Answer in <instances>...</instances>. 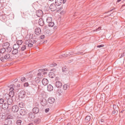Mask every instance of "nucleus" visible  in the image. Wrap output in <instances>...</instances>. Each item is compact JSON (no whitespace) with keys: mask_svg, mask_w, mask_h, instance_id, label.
I'll list each match as a JSON object with an SVG mask.
<instances>
[{"mask_svg":"<svg viewBox=\"0 0 125 125\" xmlns=\"http://www.w3.org/2000/svg\"><path fill=\"white\" fill-rule=\"evenodd\" d=\"M10 55L9 54H3V56L0 58V60L3 62H5L10 57Z\"/></svg>","mask_w":125,"mask_h":125,"instance_id":"1","label":"nucleus"},{"mask_svg":"<svg viewBox=\"0 0 125 125\" xmlns=\"http://www.w3.org/2000/svg\"><path fill=\"white\" fill-rule=\"evenodd\" d=\"M75 54L73 52H71L69 53L68 54H66V53L62 55L59 56V57L60 58H62L63 57H68L70 55H73L74 54Z\"/></svg>","mask_w":125,"mask_h":125,"instance_id":"2","label":"nucleus"},{"mask_svg":"<svg viewBox=\"0 0 125 125\" xmlns=\"http://www.w3.org/2000/svg\"><path fill=\"white\" fill-rule=\"evenodd\" d=\"M26 95V93L24 91H21L18 94V96L20 98H24Z\"/></svg>","mask_w":125,"mask_h":125,"instance_id":"3","label":"nucleus"},{"mask_svg":"<svg viewBox=\"0 0 125 125\" xmlns=\"http://www.w3.org/2000/svg\"><path fill=\"white\" fill-rule=\"evenodd\" d=\"M36 13V15L38 17H42L43 15V13L42 11L41 10H39L37 11Z\"/></svg>","mask_w":125,"mask_h":125,"instance_id":"4","label":"nucleus"},{"mask_svg":"<svg viewBox=\"0 0 125 125\" xmlns=\"http://www.w3.org/2000/svg\"><path fill=\"white\" fill-rule=\"evenodd\" d=\"M50 9L52 11H54L56 9V7L54 4H52L49 7Z\"/></svg>","mask_w":125,"mask_h":125,"instance_id":"5","label":"nucleus"},{"mask_svg":"<svg viewBox=\"0 0 125 125\" xmlns=\"http://www.w3.org/2000/svg\"><path fill=\"white\" fill-rule=\"evenodd\" d=\"M19 107L18 106L14 105L12 107V111L14 112H17L19 110Z\"/></svg>","mask_w":125,"mask_h":125,"instance_id":"6","label":"nucleus"},{"mask_svg":"<svg viewBox=\"0 0 125 125\" xmlns=\"http://www.w3.org/2000/svg\"><path fill=\"white\" fill-rule=\"evenodd\" d=\"M55 85L57 88H59L61 87L62 85L61 82L59 81H56L55 83Z\"/></svg>","mask_w":125,"mask_h":125,"instance_id":"7","label":"nucleus"},{"mask_svg":"<svg viewBox=\"0 0 125 125\" xmlns=\"http://www.w3.org/2000/svg\"><path fill=\"white\" fill-rule=\"evenodd\" d=\"M48 101L49 103L52 104L54 103L55 101V99L54 98L52 97H50L48 98Z\"/></svg>","mask_w":125,"mask_h":125,"instance_id":"8","label":"nucleus"},{"mask_svg":"<svg viewBox=\"0 0 125 125\" xmlns=\"http://www.w3.org/2000/svg\"><path fill=\"white\" fill-rule=\"evenodd\" d=\"M42 83L43 85L45 86L48 84L49 81L47 79L44 78L42 81Z\"/></svg>","mask_w":125,"mask_h":125,"instance_id":"9","label":"nucleus"},{"mask_svg":"<svg viewBox=\"0 0 125 125\" xmlns=\"http://www.w3.org/2000/svg\"><path fill=\"white\" fill-rule=\"evenodd\" d=\"M41 30L39 28H37L35 31V33L37 35H39L41 33Z\"/></svg>","mask_w":125,"mask_h":125,"instance_id":"10","label":"nucleus"},{"mask_svg":"<svg viewBox=\"0 0 125 125\" xmlns=\"http://www.w3.org/2000/svg\"><path fill=\"white\" fill-rule=\"evenodd\" d=\"M28 116L29 118L33 119L35 117V114L33 112H30L29 113Z\"/></svg>","mask_w":125,"mask_h":125,"instance_id":"11","label":"nucleus"},{"mask_svg":"<svg viewBox=\"0 0 125 125\" xmlns=\"http://www.w3.org/2000/svg\"><path fill=\"white\" fill-rule=\"evenodd\" d=\"M41 103L42 105L44 106L47 104V102L45 99H43L41 101Z\"/></svg>","mask_w":125,"mask_h":125,"instance_id":"12","label":"nucleus"},{"mask_svg":"<svg viewBox=\"0 0 125 125\" xmlns=\"http://www.w3.org/2000/svg\"><path fill=\"white\" fill-rule=\"evenodd\" d=\"M27 45H24L22 46L21 47V51H27L28 50V47H27Z\"/></svg>","mask_w":125,"mask_h":125,"instance_id":"13","label":"nucleus"},{"mask_svg":"<svg viewBox=\"0 0 125 125\" xmlns=\"http://www.w3.org/2000/svg\"><path fill=\"white\" fill-rule=\"evenodd\" d=\"M19 113L20 115L23 116L26 114V113L24 110L21 109L19 111Z\"/></svg>","mask_w":125,"mask_h":125,"instance_id":"14","label":"nucleus"},{"mask_svg":"<svg viewBox=\"0 0 125 125\" xmlns=\"http://www.w3.org/2000/svg\"><path fill=\"white\" fill-rule=\"evenodd\" d=\"M32 111L34 114H36L39 112V110L38 108L35 107L33 109Z\"/></svg>","mask_w":125,"mask_h":125,"instance_id":"15","label":"nucleus"},{"mask_svg":"<svg viewBox=\"0 0 125 125\" xmlns=\"http://www.w3.org/2000/svg\"><path fill=\"white\" fill-rule=\"evenodd\" d=\"M38 23L39 25L41 26H43L44 24L43 20L41 18L39 20Z\"/></svg>","mask_w":125,"mask_h":125,"instance_id":"16","label":"nucleus"},{"mask_svg":"<svg viewBox=\"0 0 125 125\" xmlns=\"http://www.w3.org/2000/svg\"><path fill=\"white\" fill-rule=\"evenodd\" d=\"M8 105L6 103H5L3 104L1 107L2 109H7L8 107Z\"/></svg>","mask_w":125,"mask_h":125,"instance_id":"17","label":"nucleus"},{"mask_svg":"<svg viewBox=\"0 0 125 125\" xmlns=\"http://www.w3.org/2000/svg\"><path fill=\"white\" fill-rule=\"evenodd\" d=\"M62 0H55V3L56 5L58 6L61 5L62 4Z\"/></svg>","mask_w":125,"mask_h":125,"instance_id":"18","label":"nucleus"},{"mask_svg":"<svg viewBox=\"0 0 125 125\" xmlns=\"http://www.w3.org/2000/svg\"><path fill=\"white\" fill-rule=\"evenodd\" d=\"M7 104L8 105H11L12 104L13 100L11 98H9L7 100Z\"/></svg>","mask_w":125,"mask_h":125,"instance_id":"19","label":"nucleus"},{"mask_svg":"<svg viewBox=\"0 0 125 125\" xmlns=\"http://www.w3.org/2000/svg\"><path fill=\"white\" fill-rule=\"evenodd\" d=\"M53 87L51 84H49L47 86V89L48 91H52L53 90Z\"/></svg>","mask_w":125,"mask_h":125,"instance_id":"20","label":"nucleus"},{"mask_svg":"<svg viewBox=\"0 0 125 125\" xmlns=\"http://www.w3.org/2000/svg\"><path fill=\"white\" fill-rule=\"evenodd\" d=\"M10 46V44L9 42L4 43L3 45V47L6 49V48Z\"/></svg>","mask_w":125,"mask_h":125,"instance_id":"21","label":"nucleus"},{"mask_svg":"<svg viewBox=\"0 0 125 125\" xmlns=\"http://www.w3.org/2000/svg\"><path fill=\"white\" fill-rule=\"evenodd\" d=\"M18 52V49H14L12 51V53L14 55L17 54Z\"/></svg>","mask_w":125,"mask_h":125,"instance_id":"22","label":"nucleus"},{"mask_svg":"<svg viewBox=\"0 0 125 125\" xmlns=\"http://www.w3.org/2000/svg\"><path fill=\"white\" fill-rule=\"evenodd\" d=\"M19 47L20 46L16 43L14 44L13 47V49H18Z\"/></svg>","mask_w":125,"mask_h":125,"instance_id":"23","label":"nucleus"},{"mask_svg":"<svg viewBox=\"0 0 125 125\" xmlns=\"http://www.w3.org/2000/svg\"><path fill=\"white\" fill-rule=\"evenodd\" d=\"M41 119L39 118H37L35 119L34 121V123L35 124H39L41 122Z\"/></svg>","mask_w":125,"mask_h":125,"instance_id":"24","label":"nucleus"},{"mask_svg":"<svg viewBox=\"0 0 125 125\" xmlns=\"http://www.w3.org/2000/svg\"><path fill=\"white\" fill-rule=\"evenodd\" d=\"M52 21V18L51 17H48L46 19V21L48 23Z\"/></svg>","mask_w":125,"mask_h":125,"instance_id":"25","label":"nucleus"},{"mask_svg":"<svg viewBox=\"0 0 125 125\" xmlns=\"http://www.w3.org/2000/svg\"><path fill=\"white\" fill-rule=\"evenodd\" d=\"M9 97H10V96L8 94H5V95L3 96V98L4 100H7L9 98H10Z\"/></svg>","mask_w":125,"mask_h":125,"instance_id":"26","label":"nucleus"},{"mask_svg":"<svg viewBox=\"0 0 125 125\" xmlns=\"http://www.w3.org/2000/svg\"><path fill=\"white\" fill-rule=\"evenodd\" d=\"M48 24L49 26L50 27H53L54 25V24L53 22L51 21L48 23Z\"/></svg>","mask_w":125,"mask_h":125,"instance_id":"27","label":"nucleus"},{"mask_svg":"<svg viewBox=\"0 0 125 125\" xmlns=\"http://www.w3.org/2000/svg\"><path fill=\"white\" fill-rule=\"evenodd\" d=\"M6 51L8 53H9L12 50V48L9 46V47L6 48Z\"/></svg>","mask_w":125,"mask_h":125,"instance_id":"28","label":"nucleus"},{"mask_svg":"<svg viewBox=\"0 0 125 125\" xmlns=\"http://www.w3.org/2000/svg\"><path fill=\"white\" fill-rule=\"evenodd\" d=\"M49 76L50 78H53L54 76V74L52 72H50L49 73Z\"/></svg>","mask_w":125,"mask_h":125,"instance_id":"29","label":"nucleus"},{"mask_svg":"<svg viewBox=\"0 0 125 125\" xmlns=\"http://www.w3.org/2000/svg\"><path fill=\"white\" fill-rule=\"evenodd\" d=\"M90 116H87L86 117L85 120L86 122H88L90 120Z\"/></svg>","mask_w":125,"mask_h":125,"instance_id":"30","label":"nucleus"},{"mask_svg":"<svg viewBox=\"0 0 125 125\" xmlns=\"http://www.w3.org/2000/svg\"><path fill=\"white\" fill-rule=\"evenodd\" d=\"M6 50L4 48H1L0 50V52L1 53H4L5 52H6Z\"/></svg>","mask_w":125,"mask_h":125,"instance_id":"31","label":"nucleus"},{"mask_svg":"<svg viewBox=\"0 0 125 125\" xmlns=\"http://www.w3.org/2000/svg\"><path fill=\"white\" fill-rule=\"evenodd\" d=\"M14 94V92H10L9 95L10 97H12Z\"/></svg>","mask_w":125,"mask_h":125,"instance_id":"32","label":"nucleus"},{"mask_svg":"<svg viewBox=\"0 0 125 125\" xmlns=\"http://www.w3.org/2000/svg\"><path fill=\"white\" fill-rule=\"evenodd\" d=\"M23 42L21 40H18L17 42V44L19 45H21L23 43Z\"/></svg>","mask_w":125,"mask_h":125,"instance_id":"33","label":"nucleus"},{"mask_svg":"<svg viewBox=\"0 0 125 125\" xmlns=\"http://www.w3.org/2000/svg\"><path fill=\"white\" fill-rule=\"evenodd\" d=\"M31 42L30 40H27L25 41V44H26L25 45H26L27 46L28 44H29Z\"/></svg>","mask_w":125,"mask_h":125,"instance_id":"34","label":"nucleus"},{"mask_svg":"<svg viewBox=\"0 0 125 125\" xmlns=\"http://www.w3.org/2000/svg\"><path fill=\"white\" fill-rule=\"evenodd\" d=\"M18 105L20 107L22 108L24 106V104L22 102H21L18 103Z\"/></svg>","mask_w":125,"mask_h":125,"instance_id":"35","label":"nucleus"},{"mask_svg":"<svg viewBox=\"0 0 125 125\" xmlns=\"http://www.w3.org/2000/svg\"><path fill=\"white\" fill-rule=\"evenodd\" d=\"M31 42L29 44H28V45H27V47H28V49L32 47L33 46V44L31 43Z\"/></svg>","mask_w":125,"mask_h":125,"instance_id":"36","label":"nucleus"},{"mask_svg":"<svg viewBox=\"0 0 125 125\" xmlns=\"http://www.w3.org/2000/svg\"><path fill=\"white\" fill-rule=\"evenodd\" d=\"M21 79V81L23 82H25L27 81L26 78L24 77H22Z\"/></svg>","mask_w":125,"mask_h":125,"instance_id":"37","label":"nucleus"},{"mask_svg":"<svg viewBox=\"0 0 125 125\" xmlns=\"http://www.w3.org/2000/svg\"><path fill=\"white\" fill-rule=\"evenodd\" d=\"M22 121L20 120H18L16 122V124L18 125H21Z\"/></svg>","mask_w":125,"mask_h":125,"instance_id":"38","label":"nucleus"},{"mask_svg":"<svg viewBox=\"0 0 125 125\" xmlns=\"http://www.w3.org/2000/svg\"><path fill=\"white\" fill-rule=\"evenodd\" d=\"M7 125H11L12 123V121L11 120H7Z\"/></svg>","mask_w":125,"mask_h":125,"instance_id":"39","label":"nucleus"},{"mask_svg":"<svg viewBox=\"0 0 125 125\" xmlns=\"http://www.w3.org/2000/svg\"><path fill=\"white\" fill-rule=\"evenodd\" d=\"M104 120L103 119H102L99 122L100 124L101 125H103L104 124Z\"/></svg>","mask_w":125,"mask_h":125,"instance_id":"40","label":"nucleus"},{"mask_svg":"<svg viewBox=\"0 0 125 125\" xmlns=\"http://www.w3.org/2000/svg\"><path fill=\"white\" fill-rule=\"evenodd\" d=\"M4 102V100L3 98L0 99V104H3Z\"/></svg>","mask_w":125,"mask_h":125,"instance_id":"41","label":"nucleus"},{"mask_svg":"<svg viewBox=\"0 0 125 125\" xmlns=\"http://www.w3.org/2000/svg\"><path fill=\"white\" fill-rule=\"evenodd\" d=\"M40 79L38 77H37L35 79V81L36 82L38 83L40 82Z\"/></svg>","mask_w":125,"mask_h":125,"instance_id":"42","label":"nucleus"},{"mask_svg":"<svg viewBox=\"0 0 125 125\" xmlns=\"http://www.w3.org/2000/svg\"><path fill=\"white\" fill-rule=\"evenodd\" d=\"M38 76L39 78H41L42 76V75L40 73H38Z\"/></svg>","mask_w":125,"mask_h":125,"instance_id":"43","label":"nucleus"},{"mask_svg":"<svg viewBox=\"0 0 125 125\" xmlns=\"http://www.w3.org/2000/svg\"><path fill=\"white\" fill-rule=\"evenodd\" d=\"M32 77V75H29L27 76V79L28 80H30Z\"/></svg>","mask_w":125,"mask_h":125,"instance_id":"44","label":"nucleus"},{"mask_svg":"<svg viewBox=\"0 0 125 125\" xmlns=\"http://www.w3.org/2000/svg\"><path fill=\"white\" fill-rule=\"evenodd\" d=\"M65 67H63L62 68V71L63 72H65L67 70H66V68H65Z\"/></svg>","mask_w":125,"mask_h":125,"instance_id":"45","label":"nucleus"},{"mask_svg":"<svg viewBox=\"0 0 125 125\" xmlns=\"http://www.w3.org/2000/svg\"><path fill=\"white\" fill-rule=\"evenodd\" d=\"M67 84H65L63 86V89L65 90H66L67 89Z\"/></svg>","mask_w":125,"mask_h":125,"instance_id":"46","label":"nucleus"},{"mask_svg":"<svg viewBox=\"0 0 125 125\" xmlns=\"http://www.w3.org/2000/svg\"><path fill=\"white\" fill-rule=\"evenodd\" d=\"M29 84L28 83H25L24 84V86L25 87H27L29 86Z\"/></svg>","mask_w":125,"mask_h":125,"instance_id":"47","label":"nucleus"},{"mask_svg":"<svg viewBox=\"0 0 125 125\" xmlns=\"http://www.w3.org/2000/svg\"><path fill=\"white\" fill-rule=\"evenodd\" d=\"M14 88L12 87H11L9 89L10 92H14Z\"/></svg>","mask_w":125,"mask_h":125,"instance_id":"48","label":"nucleus"},{"mask_svg":"<svg viewBox=\"0 0 125 125\" xmlns=\"http://www.w3.org/2000/svg\"><path fill=\"white\" fill-rule=\"evenodd\" d=\"M83 52H78L77 53H75V54H77L82 55L83 54Z\"/></svg>","mask_w":125,"mask_h":125,"instance_id":"49","label":"nucleus"},{"mask_svg":"<svg viewBox=\"0 0 125 125\" xmlns=\"http://www.w3.org/2000/svg\"><path fill=\"white\" fill-rule=\"evenodd\" d=\"M101 30V28L100 27H99L97 29H96V30H94V31H99Z\"/></svg>","mask_w":125,"mask_h":125,"instance_id":"50","label":"nucleus"},{"mask_svg":"<svg viewBox=\"0 0 125 125\" xmlns=\"http://www.w3.org/2000/svg\"><path fill=\"white\" fill-rule=\"evenodd\" d=\"M103 46H104V45H103L102 44L97 46V47L98 48H100L102 47H103Z\"/></svg>","mask_w":125,"mask_h":125,"instance_id":"51","label":"nucleus"},{"mask_svg":"<svg viewBox=\"0 0 125 125\" xmlns=\"http://www.w3.org/2000/svg\"><path fill=\"white\" fill-rule=\"evenodd\" d=\"M49 108H46L45 110V112L46 113H47L49 111Z\"/></svg>","mask_w":125,"mask_h":125,"instance_id":"52","label":"nucleus"},{"mask_svg":"<svg viewBox=\"0 0 125 125\" xmlns=\"http://www.w3.org/2000/svg\"><path fill=\"white\" fill-rule=\"evenodd\" d=\"M38 71L39 72H40L41 71L42 72H44V69H40L38 70Z\"/></svg>","mask_w":125,"mask_h":125,"instance_id":"53","label":"nucleus"},{"mask_svg":"<svg viewBox=\"0 0 125 125\" xmlns=\"http://www.w3.org/2000/svg\"><path fill=\"white\" fill-rule=\"evenodd\" d=\"M45 37V36L44 35H42L40 36V38L41 39H43Z\"/></svg>","mask_w":125,"mask_h":125,"instance_id":"54","label":"nucleus"},{"mask_svg":"<svg viewBox=\"0 0 125 125\" xmlns=\"http://www.w3.org/2000/svg\"><path fill=\"white\" fill-rule=\"evenodd\" d=\"M113 108L114 110H115L116 108V106L115 105H113Z\"/></svg>","mask_w":125,"mask_h":125,"instance_id":"55","label":"nucleus"},{"mask_svg":"<svg viewBox=\"0 0 125 125\" xmlns=\"http://www.w3.org/2000/svg\"><path fill=\"white\" fill-rule=\"evenodd\" d=\"M57 64L56 63H54L53 64H52L51 66H56Z\"/></svg>","mask_w":125,"mask_h":125,"instance_id":"56","label":"nucleus"},{"mask_svg":"<svg viewBox=\"0 0 125 125\" xmlns=\"http://www.w3.org/2000/svg\"><path fill=\"white\" fill-rule=\"evenodd\" d=\"M37 42V41L36 40H33L31 42H32V43H36Z\"/></svg>","mask_w":125,"mask_h":125,"instance_id":"57","label":"nucleus"},{"mask_svg":"<svg viewBox=\"0 0 125 125\" xmlns=\"http://www.w3.org/2000/svg\"><path fill=\"white\" fill-rule=\"evenodd\" d=\"M2 110V109L1 107V106H0V113H1Z\"/></svg>","mask_w":125,"mask_h":125,"instance_id":"58","label":"nucleus"},{"mask_svg":"<svg viewBox=\"0 0 125 125\" xmlns=\"http://www.w3.org/2000/svg\"><path fill=\"white\" fill-rule=\"evenodd\" d=\"M116 113V111L115 110H114L113 111L112 114H115Z\"/></svg>","mask_w":125,"mask_h":125,"instance_id":"59","label":"nucleus"},{"mask_svg":"<svg viewBox=\"0 0 125 125\" xmlns=\"http://www.w3.org/2000/svg\"><path fill=\"white\" fill-rule=\"evenodd\" d=\"M66 0H63V3H65Z\"/></svg>","mask_w":125,"mask_h":125,"instance_id":"60","label":"nucleus"},{"mask_svg":"<svg viewBox=\"0 0 125 125\" xmlns=\"http://www.w3.org/2000/svg\"><path fill=\"white\" fill-rule=\"evenodd\" d=\"M48 69H44V71H47Z\"/></svg>","mask_w":125,"mask_h":125,"instance_id":"61","label":"nucleus"},{"mask_svg":"<svg viewBox=\"0 0 125 125\" xmlns=\"http://www.w3.org/2000/svg\"><path fill=\"white\" fill-rule=\"evenodd\" d=\"M18 79H16L15 80H14V81L15 82H17V81H18Z\"/></svg>","mask_w":125,"mask_h":125,"instance_id":"62","label":"nucleus"},{"mask_svg":"<svg viewBox=\"0 0 125 125\" xmlns=\"http://www.w3.org/2000/svg\"><path fill=\"white\" fill-rule=\"evenodd\" d=\"M69 86L68 85H67V89L68 88H69Z\"/></svg>","mask_w":125,"mask_h":125,"instance_id":"63","label":"nucleus"},{"mask_svg":"<svg viewBox=\"0 0 125 125\" xmlns=\"http://www.w3.org/2000/svg\"><path fill=\"white\" fill-rule=\"evenodd\" d=\"M6 19H4L3 20V21H4H4H6Z\"/></svg>","mask_w":125,"mask_h":125,"instance_id":"64","label":"nucleus"}]
</instances>
